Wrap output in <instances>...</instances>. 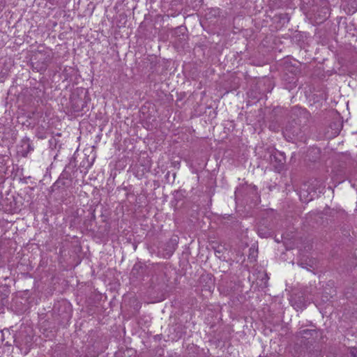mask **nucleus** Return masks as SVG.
Returning a JSON list of instances; mask_svg holds the SVG:
<instances>
[{
	"instance_id": "obj_13",
	"label": "nucleus",
	"mask_w": 357,
	"mask_h": 357,
	"mask_svg": "<svg viewBox=\"0 0 357 357\" xmlns=\"http://www.w3.org/2000/svg\"><path fill=\"white\" fill-rule=\"evenodd\" d=\"M351 354L355 356L354 352H352Z\"/></svg>"
},
{
	"instance_id": "obj_12",
	"label": "nucleus",
	"mask_w": 357,
	"mask_h": 357,
	"mask_svg": "<svg viewBox=\"0 0 357 357\" xmlns=\"http://www.w3.org/2000/svg\"><path fill=\"white\" fill-rule=\"evenodd\" d=\"M135 270V266H134V268H132V272L133 273Z\"/></svg>"
},
{
	"instance_id": "obj_6",
	"label": "nucleus",
	"mask_w": 357,
	"mask_h": 357,
	"mask_svg": "<svg viewBox=\"0 0 357 357\" xmlns=\"http://www.w3.org/2000/svg\"><path fill=\"white\" fill-rule=\"evenodd\" d=\"M323 15H321L319 14H318L317 17L316 16L315 18L316 20H317V23H321L322 22H324L326 19L328 18V8H323Z\"/></svg>"
},
{
	"instance_id": "obj_4",
	"label": "nucleus",
	"mask_w": 357,
	"mask_h": 357,
	"mask_svg": "<svg viewBox=\"0 0 357 357\" xmlns=\"http://www.w3.org/2000/svg\"><path fill=\"white\" fill-rule=\"evenodd\" d=\"M71 183L72 181L70 178V174L66 171H63L59 178L51 187V192H54L60 189L68 188L71 185Z\"/></svg>"
},
{
	"instance_id": "obj_11",
	"label": "nucleus",
	"mask_w": 357,
	"mask_h": 357,
	"mask_svg": "<svg viewBox=\"0 0 357 357\" xmlns=\"http://www.w3.org/2000/svg\"><path fill=\"white\" fill-rule=\"evenodd\" d=\"M37 135H38V138H40V139H43L45 137L43 135H42V134H40V135H39V134H38Z\"/></svg>"
},
{
	"instance_id": "obj_8",
	"label": "nucleus",
	"mask_w": 357,
	"mask_h": 357,
	"mask_svg": "<svg viewBox=\"0 0 357 357\" xmlns=\"http://www.w3.org/2000/svg\"><path fill=\"white\" fill-rule=\"evenodd\" d=\"M3 7V1L0 0V10H2Z\"/></svg>"
},
{
	"instance_id": "obj_5",
	"label": "nucleus",
	"mask_w": 357,
	"mask_h": 357,
	"mask_svg": "<svg viewBox=\"0 0 357 357\" xmlns=\"http://www.w3.org/2000/svg\"><path fill=\"white\" fill-rule=\"evenodd\" d=\"M33 150L30 139L28 137H24L21 142L20 153L22 155L26 157L27 154Z\"/></svg>"
},
{
	"instance_id": "obj_3",
	"label": "nucleus",
	"mask_w": 357,
	"mask_h": 357,
	"mask_svg": "<svg viewBox=\"0 0 357 357\" xmlns=\"http://www.w3.org/2000/svg\"><path fill=\"white\" fill-rule=\"evenodd\" d=\"M283 135L287 141H291L294 137L299 136L301 128L298 123L293 121L289 122L283 130Z\"/></svg>"
},
{
	"instance_id": "obj_9",
	"label": "nucleus",
	"mask_w": 357,
	"mask_h": 357,
	"mask_svg": "<svg viewBox=\"0 0 357 357\" xmlns=\"http://www.w3.org/2000/svg\"><path fill=\"white\" fill-rule=\"evenodd\" d=\"M295 306V305H294ZM295 307H298L299 309H302L303 306L301 305H296Z\"/></svg>"
},
{
	"instance_id": "obj_1",
	"label": "nucleus",
	"mask_w": 357,
	"mask_h": 357,
	"mask_svg": "<svg viewBox=\"0 0 357 357\" xmlns=\"http://www.w3.org/2000/svg\"><path fill=\"white\" fill-rule=\"evenodd\" d=\"M286 162L284 153L273 150L270 155V162L274 167L275 172H281Z\"/></svg>"
},
{
	"instance_id": "obj_10",
	"label": "nucleus",
	"mask_w": 357,
	"mask_h": 357,
	"mask_svg": "<svg viewBox=\"0 0 357 357\" xmlns=\"http://www.w3.org/2000/svg\"><path fill=\"white\" fill-rule=\"evenodd\" d=\"M37 135H38V138H40V139H43L45 137L43 135H42V134H40V135H39V134H38Z\"/></svg>"
},
{
	"instance_id": "obj_7",
	"label": "nucleus",
	"mask_w": 357,
	"mask_h": 357,
	"mask_svg": "<svg viewBox=\"0 0 357 357\" xmlns=\"http://www.w3.org/2000/svg\"><path fill=\"white\" fill-rule=\"evenodd\" d=\"M314 331L306 329V330L302 331L301 333L303 335H308L309 334V335H312V333H314Z\"/></svg>"
},
{
	"instance_id": "obj_2",
	"label": "nucleus",
	"mask_w": 357,
	"mask_h": 357,
	"mask_svg": "<svg viewBox=\"0 0 357 357\" xmlns=\"http://www.w3.org/2000/svg\"><path fill=\"white\" fill-rule=\"evenodd\" d=\"M87 92L85 91L84 93V96L79 94L73 93L70 100V103L71 105V108L75 112H79L83 111L84 108L86 106L87 104Z\"/></svg>"
}]
</instances>
